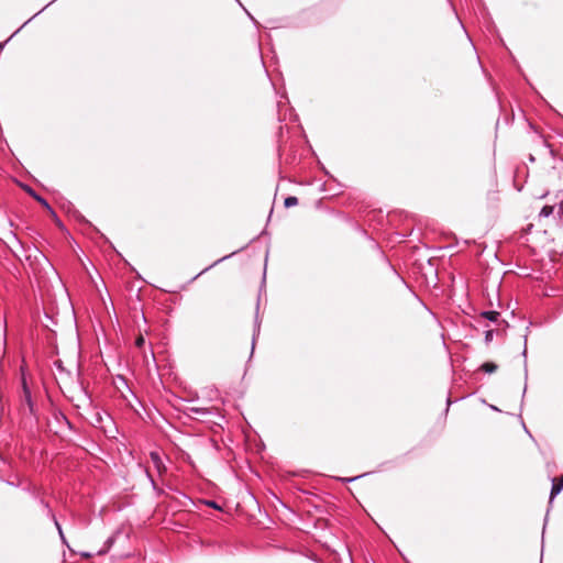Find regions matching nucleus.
Masks as SVG:
<instances>
[{
	"mask_svg": "<svg viewBox=\"0 0 563 563\" xmlns=\"http://www.w3.org/2000/svg\"><path fill=\"white\" fill-rule=\"evenodd\" d=\"M40 504H41V506L43 507V509H44V511H45V515H46L48 518H51V519L53 520V522H54V525H55V527H56V529H57V531H58V534H59V537H60V540L63 541V543H66V538H65V536H64V532H63L62 526H60V523L58 522V520H57V518H56V516H55L54 511L51 509V507H49L48 503H46L44 499H41V500H40Z\"/></svg>",
	"mask_w": 563,
	"mask_h": 563,
	"instance_id": "nucleus-1",
	"label": "nucleus"
},
{
	"mask_svg": "<svg viewBox=\"0 0 563 563\" xmlns=\"http://www.w3.org/2000/svg\"><path fill=\"white\" fill-rule=\"evenodd\" d=\"M150 459L153 462L154 467L156 468V471L159 475H163L164 473H166L167 467L157 451H151Z\"/></svg>",
	"mask_w": 563,
	"mask_h": 563,
	"instance_id": "nucleus-2",
	"label": "nucleus"
},
{
	"mask_svg": "<svg viewBox=\"0 0 563 563\" xmlns=\"http://www.w3.org/2000/svg\"><path fill=\"white\" fill-rule=\"evenodd\" d=\"M563 489V475L559 479H553L552 487L550 492V503L554 499L556 495L561 493Z\"/></svg>",
	"mask_w": 563,
	"mask_h": 563,
	"instance_id": "nucleus-3",
	"label": "nucleus"
},
{
	"mask_svg": "<svg viewBox=\"0 0 563 563\" xmlns=\"http://www.w3.org/2000/svg\"><path fill=\"white\" fill-rule=\"evenodd\" d=\"M23 393H24V400H25L26 405L29 406L30 410L32 411L33 402H32L31 391H30L25 380H23Z\"/></svg>",
	"mask_w": 563,
	"mask_h": 563,
	"instance_id": "nucleus-4",
	"label": "nucleus"
},
{
	"mask_svg": "<svg viewBox=\"0 0 563 563\" xmlns=\"http://www.w3.org/2000/svg\"><path fill=\"white\" fill-rule=\"evenodd\" d=\"M481 316L489 321H497L498 317L500 316L498 311H495V310H487V311H483L481 313Z\"/></svg>",
	"mask_w": 563,
	"mask_h": 563,
	"instance_id": "nucleus-5",
	"label": "nucleus"
},
{
	"mask_svg": "<svg viewBox=\"0 0 563 563\" xmlns=\"http://www.w3.org/2000/svg\"><path fill=\"white\" fill-rule=\"evenodd\" d=\"M498 366L493 362H485L482 364L481 369L487 374L496 372Z\"/></svg>",
	"mask_w": 563,
	"mask_h": 563,
	"instance_id": "nucleus-6",
	"label": "nucleus"
},
{
	"mask_svg": "<svg viewBox=\"0 0 563 563\" xmlns=\"http://www.w3.org/2000/svg\"><path fill=\"white\" fill-rule=\"evenodd\" d=\"M188 411L190 413L200 415V416H206V415L210 413V410L208 408H203V407H190L188 409Z\"/></svg>",
	"mask_w": 563,
	"mask_h": 563,
	"instance_id": "nucleus-7",
	"label": "nucleus"
},
{
	"mask_svg": "<svg viewBox=\"0 0 563 563\" xmlns=\"http://www.w3.org/2000/svg\"><path fill=\"white\" fill-rule=\"evenodd\" d=\"M29 191L42 206H44L46 209H48L49 211L53 212V210L46 199L36 195L32 189H30Z\"/></svg>",
	"mask_w": 563,
	"mask_h": 563,
	"instance_id": "nucleus-8",
	"label": "nucleus"
},
{
	"mask_svg": "<svg viewBox=\"0 0 563 563\" xmlns=\"http://www.w3.org/2000/svg\"><path fill=\"white\" fill-rule=\"evenodd\" d=\"M553 211H554V207L553 206H544L540 210L539 217L548 218V217H550L553 213Z\"/></svg>",
	"mask_w": 563,
	"mask_h": 563,
	"instance_id": "nucleus-9",
	"label": "nucleus"
},
{
	"mask_svg": "<svg viewBox=\"0 0 563 563\" xmlns=\"http://www.w3.org/2000/svg\"><path fill=\"white\" fill-rule=\"evenodd\" d=\"M298 205V198L295 196H288L285 198L284 206L286 208L295 207Z\"/></svg>",
	"mask_w": 563,
	"mask_h": 563,
	"instance_id": "nucleus-10",
	"label": "nucleus"
},
{
	"mask_svg": "<svg viewBox=\"0 0 563 563\" xmlns=\"http://www.w3.org/2000/svg\"><path fill=\"white\" fill-rule=\"evenodd\" d=\"M205 504L213 509L222 510V507L214 500H206Z\"/></svg>",
	"mask_w": 563,
	"mask_h": 563,
	"instance_id": "nucleus-11",
	"label": "nucleus"
},
{
	"mask_svg": "<svg viewBox=\"0 0 563 563\" xmlns=\"http://www.w3.org/2000/svg\"><path fill=\"white\" fill-rule=\"evenodd\" d=\"M494 338V330H487L485 331V342L490 343Z\"/></svg>",
	"mask_w": 563,
	"mask_h": 563,
	"instance_id": "nucleus-12",
	"label": "nucleus"
},
{
	"mask_svg": "<svg viewBox=\"0 0 563 563\" xmlns=\"http://www.w3.org/2000/svg\"><path fill=\"white\" fill-rule=\"evenodd\" d=\"M558 217L563 220V200L558 206Z\"/></svg>",
	"mask_w": 563,
	"mask_h": 563,
	"instance_id": "nucleus-13",
	"label": "nucleus"
},
{
	"mask_svg": "<svg viewBox=\"0 0 563 563\" xmlns=\"http://www.w3.org/2000/svg\"><path fill=\"white\" fill-rule=\"evenodd\" d=\"M145 343V340L144 338L141 335L139 336L136 340H135V345L139 346V347H142Z\"/></svg>",
	"mask_w": 563,
	"mask_h": 563,
	"instance_id": "nucleus-14",
	"label": "nucleus"
},
{
	"mask_svg": "<svg viewBox=\"0 0 563 563\" xmlns=\"http://www.w3.org/2000/svg\"><path fill=\"white\" fill-rule=\"evenodd\" d=\"M225 257H223L224 260ZM221 260H218L217 262H214L212 265H210L209 267H206L202 272H200L195 278H197L198 276H200L201 274H203L205 272L209 271V268L213 267L216 264H218L219 262H221Z\"/></svg>",
	"mask_w": 563,
	"mask_h": 563,
	"instance_id": "nucleus-15",
	"label": "nucleus"
},
{
	"mask_svg": "<svg viewBox=\"0 0 563 563\" xmlns=\"http://www.w3.org/2000/svg\"><path fill=\"white\" fill-rule=\"evenodd\" d=\"M146 475H147V477H148V479H150L151 485L153 486V488H154V489H156L155 481H154L153 476L150 474V472H148V471H146Z\"/></svg>",
	"mask_w": 563,
	"mask_h": 563,
	"instance_id": "nucleus-16",
	"label": "nucleus"
},
{
	"mask_svg": "<svg viewBox=\"0 0 563 563\" xmlns=\"http://www.w3.org/2000/svg\"><path fill=\"white\" fill-rule=\"evenodd\" d=\"M81 555L87 559L91 558V554L89 552H84Z\"/></svg>",
	"mask_w": 563,
	"mask_h": 563,
	"instance_id": "nucleus-17",
	"label": "nucleus"
},
{
	"mask_svg": "<svg viewBox=\"0 0 563 563\" xmlns=\"http://www.w3.org/2000/svg\"><path fill=\"white\" fill-rule=\"evenodd\" d=\"M55 365L58 367V368H62V365H60V362H55Z\"/></svg>",
	"mask_w": 563,
	"mask_h": 563,
	"instance_id": "nucleus-18",
	"label": "nucleus"
},
{
	"mask_svg": "<svg viewBox=\"0 0 563 563\" xmlns=\"http://www.w3.org/2000/svg\"><path fill=\"white\" fill-rule=\"evenodd\" d=\"M106 553V550H101L98 552V554H104Z\"/></svg>",
	"mask_w": 563,
	"mask_h": 563,
	"instance_id": "nucleus-19",
	"label": "nucleus"
},
{
	"mask_svg": "<svg viewBox=\"0 0 563 563\" xmlns=\"http://www.w3.org/2000/svg\"><path fill=\"white\" fill-rule=\"evenodd\" d=\"M255 338H253V342H252V349H254V345H255V342H254Z\"/></svg>",
	"mask_w": 563,
	"mask_h": 563,
	"instance_id": "nucleus-20",
	"label": "nucleus"
}]
</instances>
